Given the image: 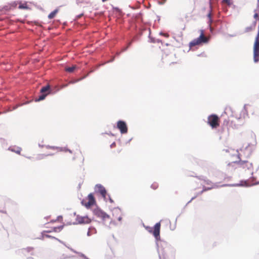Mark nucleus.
<instances>
[{"label": "nucleus", "instance_id": "nucleus-2", "mask_svg": "<svg viewBox=\"0 0 259 259\" xmlns=\"http://www.w3.org/2000/svg\"><path fill=\"white\" fill-rule=\"evenodd\" d=\"M207 124L212 128H217L220 126V119L216 114H211L207 117Z\"/></svg>", "mask_w": 259, "mask_h": 259}, {"label": "nucleus", "instance_id": "nucleus-24", "mask_svg": "<svg viewBox=\"0 0 259 259\" xmlns=\"http://www.w3.org/2000/svg\"><path fill=\"white\" fill-rule=\"evenodd\" d=\"M131 45V42H130L128 44V45L127 47H128V46H130Z\"/></svg>", "mask_w": 259, "mask_h": 259}, {"label": "nucleus", "instance_id": "nucleus-10", "mask_svg": "<svg viewBox=\"0 0 259 259\" xmlns=\"http://www.w3.org/2000/svg\"><path fill=\"white\" fill-rule=\"evenodd\" d=\"M99 188V192L102 195V196L104 197H105L106 195V191L104 187L102 186L101 185H97V186Z\"/></svg>", "mask_w": 259, "mask_h": 259}, {"label": "nucleus", "instance_id": "nucleus-12", "mask_svg": "<svg viewBox=\"0 0 259 259\" xmlns=\"http://www.w3.org/2000/svg\"><path fill=\"white\" fill-rule=\"evenodd\" d=\"M51 232V231H44L42 233H41V237H42V239H45L46 238H55V237H52L50 235H49L47 233H50Z\"/></svg>", "mask_w": 259, "mask_h": 259}, {"label": "nucleus", "instance_id": "nucleus-28", "mask_svg": "<svg viewBox=\"0 0 259 259\" xmlns=\"http://www.w3.org/2000/svg\"><path fill=\"white\" fill-rule=\"evenodd\" d=\"M118 220L120 221L121 220V218H119Z\"/></svg>", "mask_w": 259, "mask_h": 259}, {"label": "nucleus", "instance_id": "nucleus-1", "mask_svg": "<svg viewBox=\"0 0 259 259\" xmlns=\"http://www.w3.org/2000/svg\"><path fill=\"white\" fill-rule=\"evenodd\" d=\"M200 35L199 37L193 39L190 42L189 45L190 47H194L195 46L200 45L202 43H207L208 42L209 38L204 35L203 30H200Z\"/></svg>", "mask_w": 259, "mask_h": 259}, {"label": "nucleus", "instance_id": "nucleus-17", "mask_svg": "<svg viewBox=\"0 0 259 259\" xmlns=\"http://www.w3.org/2000/svg\"><path fill=\"white\" fill-rule=\"evenodd\" d=\"M95 233H96V230L94 228H90L88 232V235L90 236Z\"/></svg>", "mask_w": 259, "mask_h": 259}, {"label": "nucleus", "instance_id": "nucleus-26", "mask_svg": "<svg viewBox=\"0 0 259 259\" xmlns=\"http://www.w3.org/2000/svg\"><path fill=\"white\" fill-rule=\"evenodd\" d=\"M196 197L192 198V200L194 199Z\"/></svg>", "mask_w": 259, "mask_h": 259}, {"label": "nucleus", "instance_id": "nucleus-18", "mask_svg": "<svg viewBox=\"0 0 259 259\" xmlns=\"http://www.w3.org/2000/svg\"><path fill=\"white\" fill-rule=\"evenodd\" d=\"M56 149H57L59 151H64V152L68 151L70 153H72V152L70 150H69L65 147V148H56Z\"/></svg>", "mask_w": 259, "mask_h": 259}, {"label": "nucleus", "instance_id": "nucleus-15", "mask_svg": "<svg viewBox=\"0 0 259 259\" xmlns=\"http://www.w3.org/2000/svg\"><path fill=\"white\" fill-rule=\"evenodd\" d=\"M76 66L75 65H73L71 67H65V70L66 72H69V73H72L73 72L75 69L76 68Z\"/></svg>", "mask_w": 259, "mask_h": 259}, {"label": "nucleus", "instance_id": "nucleus-9", "mask_svg": "<svg viewBox=\"0 0 259 259\" xmlns=\"http://www.w3.org/2000/svg\"><path fill=\"white\" fill-rule=\"evenodd\" d=\"M95 213L97 217L102 218L103 219H106V218H109V215L108 214L101 210H95Z\"/></svg>", "mask_w": 259, "mask_h": 259}, {"label": "nucleus", "instance_id": "nucleus-20", "mask_svg": "<svg viewBox=\"0 0 259 259\" xmlns=\"http://www.w3.org/2000/svg\"><path fill=\"white\" fill-rule=\"evenodd\" d=\"M253 18L255 20H259V14L257 12H255L253 15Z\"/></svg>", "mask_w": 259, "mask_h": 259}, {"label": "nucleus", "instance_id": "nucleus-16", "mask_svg": "<svg viewBox=\"0 0 259 259\" xmlns=\"http://www.w3.org/2000/svg\"><path fill=\"white\" fill-rule=\"evenodd\" d=\"M19 8L21 9H28L29 7H28L27 3H20L19 5Z\"/></svg>", "mask_w": 259, "mask_h": 259}, {"label": "nucleus", "instance_id": "nucleus-21", "mask_svg": "<svg viewBox=\"0 0 259 259\" xmlns=\"http://www.w3.org/2000/svg\"><path fill=\"white\" fill-rule=\"evenodd\" d=\"M231 0H223V2L227 4L228 5H230L231 4Z\"/></svg>", "mask_w": 259, "mask_h": 259}, {"label": "nucleus", "instance_id": "nucleus-8", "mask_svg": "<svg viewBox=\"0 0 259 259\" xmlns=\"http://www.w3.org/2000/svg\"><path fill=\"white\" fill-rule=\"evenodd\" d=\"M76 220L79 224H89L91 222V220L87 216L81 217L78 215Z\"/></svg>", "mask_w": 259, "mask_h": 259}, {"label": "nucleus", "instance_id": "nucleus-11", "mask_svg": "<svg viewBox=\"0 0 259 259\" xmlns=\"http://www.w3.org/2000/svg\"><path fill=\"white\" fill-rule=\"evenodd\" d=\"M256 24V21H255L253 22L252 25L249 27H247L245 28V31L246 32H248L250 31H251L252 30H254L255 29V26Z\"/></svg>", "mask_w": 259, "mask_h": 259}, {"label": "nucleus", "instance_id": "nucleus-29", "mask_svg": "<svg viewBox=\"0 0 259 259\" xmlns=\"http://www.w3.org/2000/svg\"><path fill=\"white\" fill-rule=\"evenodd\" d=\"M111 147L114 146V145H112H112H111Z\"/></svg>", "mask_w": 259, "mask_h": 259}, {"label": "nucleus", "instance_id": "nucleus-7", "mask_svg": "<svg viewBox=\"0 0 259 259\" xmlns=\"http://www.w3.org/2000/svg\"><path fill=\"white\" fill-rule=\"evenodd\" d=\"M117 127L119 130L120 133L122 134H126L127 132V127L126 124L123 121H118L117 122Z\"/></svg>", "mask_w": 259, "mask_h": 259}, {"label": "nucleus", "instance_id": "nucleus-4", "mask_svg": "<svg viewBox=\"0 0 259 259\" xmlns=\"http://www.w3.org/2000/svg\"><path fill=\"white\" fill-rule=\"evenodd\" d=\"M239 160L235 162L237 164L238 168H241L244 170L249 169L252 167V164L247 160H242L241 158L239 157Z\"/></svg>", "mask_w": 259, "mask_h": 259}, {"label": "nucleus", "instance_id": "nucleus-22", "mask_svg": "<svg viewBox=\"0 0 259 259\" xmlns=\"http://www.w3.org/2000/svg\"><path fill=\"white\" fill-rule=\"evenodd\" d=\"M211 14L210 12H209L208 15H207V17L209 18V22L210 23H211L212 22V20H211Z\"/></svg>", "mask_w": 259, "mask_h": 259}, {"label": "nucleus", "instance_id": "nucleus-13", "mask_svg": "<svg viewBox=\"0 0 259 259\" xmlns=\"http://www.w3.org/2000/svg\"><path fill=\"white\" fill-rule=\"evenodd\" d=\"M63 229V226H59V227H53L51 230H48V231H51L55 232H60L62 229Z\"/></svg>", "mask_w": 259, "mask_h": 259}, {"label": "nucleus", "instance_id": "nucleus-3", "mask_svg": "<svg viewBox=\"0 0 259 259\" xmlns=\"http://www.w3.org/2000/svg\"><path fill=\"white\" fill-rule=\"evenodd\" d=\"M81 203L86 208H89L96 203V200L93 194L90 193L88 197L81 201Z\"/></svg>", "mask_w": 259, "mask_h": 259}, {"label": "nucleus", "instance_id": "nucleus-6", "mask_svg": "<svg viewBox=\"0 0 259 259\" xmlns=\"http://www.w3.org/2000/svg\"><path fill=\"white\" fill-rule=\"evenodd\" d=\"M50 87L49 85L43 87L40 90V93L41 95L38 97V100L40 101L44 100L45 97L49 94L50 93Z\"/></svg>", "mask_w": 259, "mask_h": 259}, {"label": "nucleus", "instance_id": "nucleus-19", "mask_svg": "<svg viewBox=\"0 0 259 259\" xmlns=\"http://www.w3.org/2000/svg\"><path fill=\"white\" fill-rule=\"evenodd\" d=\"M151 187L154 190H155L158 187V185L157 183H154L151 185Z\"/></svg>", "mask_w": 259, "mask_h": 259}, {"label": "nucleus", "instance_id": "nucleus-27", "mask_svg": "<svg viewBox=\"0 0 259 259\" xmlns=\"http://www.w3.org/2000/svg\"><path fill=\"white\" fill-rule=\"evenodd\" d=\"M112 145H115V143H113L112 144Z\"/></svg>", "mask_w": 259, "mask_h": 259}, {"label": "nucleus", "instance_id": "nucleus-25", "mask_svg": "<svg viewBox=\"0 0 259 259\" xmlns=\"http://www.w3.org/2000/svg\"><path fill=\"white\" fill-rule=\"evenodd\" d=\"M257 6H258V7H259V0H258V4H257Z\"/></svg>", "mask_w": 259, "mask_h": 259}, {"label": "nucleus", "instance_id": "nucleus-5", "mask_svg": "<svg viewBox=\"0 0 259 259\" xmlns=\"http://www.w3.org/2000/svg\"><path fill=\"white\" fill-rule=\"evenodd\" d=\"M160 223H156L153 228V230L152 229L149 227H147L146 230L150 233H152L153 236L156 239V240H159L160 238Z\"/></svg>", "mask_w": 259, "mask_h": 259}, {"label": "nucleus", "instance_id": "nucleus-23", "mask_svg": "<svg viewBox=\"0 0 259 259\" xmlns=\"http://www.w3.org/2000/svg\"><path fill=\"white\" fill-rule=\"evenodd\" d=\"M17 154H20V151H19V150H18V149H17Z\"/></svg>", "mask_w": 259, "mask_h": 259}, {"label": "nucleus", "instance_id": "nucleus-14", "mask_svg": "<svg viewBox=\"0 0 259 259\" xmlns=\"http://www.w3.org/2000/svg\"><path fill=\"white\" fill-rule=\"evenodd\" d=\"M59 12V9H56L53 12H52L48 16V18L50 19H52L55 17L56 15L57 14V13Z\"/></svg>", "mask_w": 259, "mask_h": 259}]
</instances>
